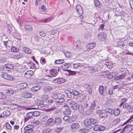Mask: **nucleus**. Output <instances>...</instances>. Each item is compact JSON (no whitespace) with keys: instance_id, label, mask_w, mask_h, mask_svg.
Instances as JSON below:
<instances>
[{"instance_id":"obj_1","label":"nucleus","mask_w":133,"mask_h":133,"mask_svg":"<svg viewBox=\"0 0 133 133\" xmlns=\"http://www.w3.org/2000/svg\"><path fill=\"white\" fill-rule=\"evenodd\" d=\"M34 127L32 125H28L26 126L24 128V132L25 133H29L33 131Z\"/></svg>"},{"instance_id":"obj_2","label":"nucleus","mask_w":133,"mask_h":133,"mask_svg":"<svg viewBox=\"0 0 133 133\" xmlns=\"http://www.w3.org/2000/svg\"><path fill=\"white\" fill-rule=\"evenodd\" d=\"M69 105L75 110H76L78 108V106L77 103L74 101H70L68 102Z\"/></svg>"},{"instance_id":"obj_3","label":"nucleus","mask_w":133,"mask_h":133,"mask_svg":"<svg viewBox=\"0 0 133 133\" xmlns=\"http://www.w3.org/2000/svg\"><path fill=\"white\" fill-rule=\"evenodd\" d=\"M83 88L84 89L83 90H85L89 94H91L92 92V90L91 88V87L90 85L88 84H85L83 86Z\"/></svg>"},{"instance_id":"obj_4","label":"nucleus","mask_w":133,"mask_h":133,"mask_svg":"<svg viewBox=\"0 0 133 133\" xmlns=\"http://www.w3.org/2000/svg\"><path fill=\"white\" fill-rule=\"evenodd\" d=\"M93 129L95 131H101L104 130L105 128L104 127L95 124L93 127Z\"/></svg>"},{"instance_id":"obj_5","label":"nucleus","mask_w":133,"mask_h":133,"mask_svg":"<svg viewBox=\"0 0 133 133\" xmlns=\"http://www.w3.org/2000/svg\"><path fill=\"white\" fill-rule=\"evenodd\" d=\"M2 76L4 78L9 80H12L14 79V77L13 76L5 73L2 74Z\"/></svg>"},{"instance_id":"obj_6","label":"nucleus","mask_w":133,"mask_h":133,"mask_svg":"<svg viewBox=\"0 0 133 133\" xmlns=\"http://www.w3.org/2000/svg\"><path fill=\"white\" fill-rule=\"evenodd\" d=\"M76 10L79 15H82L83 13L81 6L77 4L76 6Z\"/></svg>"},{"instance_id":"obj_7","label":"nucleus","mask_w":133,"mask_h":133,"mask_svg":"<svg viewBox=\"0 0 133 133\" xmlns=\"http://www.w3.org/2000/svg\"><path fill=\"white\" fill-rule=\"evenodd\" d=\"M89 119L87 118L85 119L84 122V126L87 127L89 128H91L92 127V126L90 125L91 123L90 122Z\"/></svg>"},{"instance_id":"obj_8","label":"nucleus","mask_w":133,"mask_h":133,"mask_svg":"<svg viewBox=\"0 0 133 133\" xmlns=\"http://www.w3.org/2000/svg\"><path fill=\"white\" fill-rule=\"evenodd\" d=\"M79 127V125L77 123H74L71 125V130L72 131H75Z\"/></svg>"},{"instance_id":"obj_9","label":"nucleus","mask_w":133,"mask_h":133,"mask_svg":"<svg viewBox=\"0 0 133 133\" xmlns=\"http://www.w3.org/2000/svg\"><path fill=\"white\" fill-rule=\"evenodd\" d=\"M33 74V72L32 70H28L26 71L24 74V77L27 78H30Z\"/></svg>"},{"instance_id":"obj_10","label":"nucleus","mask_w":133,"mask_h":133,"mask_svg":"<svg viewBox=\"0 0 133 133\" xmlns=\"http://www.w3.org/2000/svg\"><path fill=\"white\" fill-rule=\"evenodd\" d=\"M65 80L63 78H56L54 79L53 82L57 84H61L65 82Z\"/></svg>"},{"instance_id":"obj_11","label":"nucleus","mask_w":133,"mask_h":133,"mask_svg":"<svg viewBox=\"0 0 133 133\" xmlns=\"http://www.w3.org/2000/svg\"><path fill=\"white\" fill-rule=\"evenodd\" d=\"M27 85L25 83H20L16 85V87L18 89H22L25 88L27 86Z\"/></svg>"},{"instance_id":"obj_12","label":"nucleus","mask_w":133,"mask_h":133,"mask_svg":"<svg viewBox=\"0 0 133 133\" xmlns=\"http://www.w3.org/2000/svg\"><path fill=\"white\" fill-rule=\"evenodd\" d=\"M63 120L67 122L68 123H71L73 122L72 118L71 117L67 116H64L63 118Z\"/></svg>"},{"instance_id":"obj_13","label":"nucleus","mask_w":133,"mask_h":133,"mask_svg":"<svg viewBox=\"0 0 133 133\" xmlns=\"http://www.w3.org/2000/svg\"><path fill=\"white\" fill-rule=\"evenodd\" d=\"M32 113L31 112L28 113L26 114V116L25 118V120L26 122L28 120L32 119L34 120V118H33Z\"/></svg>"},{"instance_id":"obj_14","label":"nucleus","mask_w":133,"mask_h":133,"mask_svg":"<svg viewBox=\"0 0 133 133\" xmlns=\"http://www.w3.org/2000/svg\"><path fill=\"white\" fill-rule=\"evenodd\" d=\"M107 89V88L105 87V88L104 89V87L103 86H100L99 88V91L100 94L103 96L104 95L105 92Z\"/></svg>"},{"instance_id":"obj_15","label":"nucleus","mask_w":133,"mask_h":133,"mask_svg":"<svg viewBox=\"0 0 133 133\" xmlns=\"http://www.w3.org/2000/svg\"><path fill=\"white\" fill-rule=\"evenodd\" d=\"M105 35L103 33H101L98 35L97 38L99 40L103 41L105 39Z\"/></svg>"},{"instance_id":"obj_16","label":"nucleus","mask_w":133,"mask_h":133,"mask_svg":"<svg viewBox=\"0 0 133 133\" xmlns=\"http://www.w3.org/2000/svg\"><path fill=\"white\" fill-rule=\"evenodd\" d=\"M64 108L65 109L64 111V114L66 115H69L70 114L71 110L70 108L67 105L66 106L65 105L64 106Z\"/></svg>"},{"instance_id":"obj_17","label":"nucleus","mask_w":133,"mask_h":133,"mask_svg":"<svg viewBox=\"0 0 133 133\" xmlns=\"http://www.w3.org/2000/svg\"><path fill=\"white\" fill-rule=\"evenodd\" d=\"M22 96L25 98H29L32 96L31 94L28 92H25L22 94Z\"/></svg>"},{"instance_id":"obj_18","label":"nucleus","mask_w":133,"mask_h":133,"mask_svg":"<svg viewBox=\"0 0 133 133\" xmlns=\"http://www.w3.org/2000/svg\"><path fill=\"white\" fill-rule=\"evenodd\" d=\"M96 44L94 42L88 44L87 46V49H91L93 48L96 46Z\"/></svg>"},{"instance_id":"obj_19","label":"nucleus","mask_w":133,"mask_h":133,"mask_svg":"<svg viewBox=\"0 0 133 133\" xmlns=\"http://www.w3.org/2000/svg\"><path fill=\"white\" fill-rule=\"evenodd\" d=\"M24 28L27 31H32L33 30L32 26L30 25H25L24 26Z\"/></svg>"},{"instance_id":"obj_20","label":"nucleus","mask_w":133,"mask_h":133,"mask_svg":"<svg viewBox=\"0 0 133 133\" xmlns=\"http://www.w3.org/2000/svg\"><path fill=\"white\" fill-rule=\"evenodd\" d=\"M50 74L51 76H55L57 74V70L55 69H53L50 71Z\"/></svg>"},{"instance_id":"obj_21","label":"nucleus","mask_w":133,"mask_h":133,"mask_svg":"<svg viewBox=\"0 0 133 133\" xmlns=\"http://www.w3.org/2000/svg\"><path fill=\"white\" fill-rule=\"evenodd\" d=\"M15 92V91L11 89H9L6 92V95L7 96H10L13 95Z\"/></svg>"},{"instance_id":"obj_22","label":"nucleus","mask_w":133,"mask_h":133,"mask_svg":"<svg viewBox=\"0 0 133 133\" xmlns=\"http://www.w3.org/2000/svg\"><path fill=\"white\" fill-rule=\"evenodd\" d=\"M105 64L109 69L111 68L113 66V64L111 62H105Z\"/></svg>"},{"instance_id":"obj_23","label":"nucleus","mask_w":133,"mask_h":133,"mask_svg":"<svg viewBox=\"0 0 133 133\" xmlns=\"http://www.w3.org/2000/svg\"><path fill=\"white\" fill-rule=\"evenodd\" d=\"M23 57V55L21 53L17 55H15L13 56V58L14 59H18Z\"/></svg>"},{"instance_id":"obj_24","label":"nucleus","mask_w":133,"mask_h":133,"mask_svg":"<svg viewBox=\"0 0 133 133\" xmlns=\"http://www.w3.org/2000/svg\"><path fill=\"white\" fill-rule=\"evenodd\" d=\"M52 131V129L49 128H45L43 131V133H50Z\"/></svg>"},{"instance_id":"obj_25","label":"nucleus","mask_w":133,"mask_h":133,"mask_svg":"<svg viewBox=\"0 0 133 133\" xmlns=\"http://www.w3.org/2000/svg\"><path fill=\"white\" fill-rule=\"evenodd\" d=\"M61 122L62 120L60 118L57 117L56 118L54 122L55 123V124L58 125L61 123Z\"/></svg>"},{"instance_id":"obj_26","label":"nucleus","mask_w":133,"mask_h":133,"mask_svg":"<svg viewBox=\"0 0 133 133\" xmlns=\"http://www.w3.org/2000/svg\"><path fill=\"white\" fill-rule=\"evenodd\" d=\"M64 101V99L63 98L59 97L56 99V102L57 103H63Z\"/></svg>"},{"instance_id":"obj_27","label":"nucleus","mask_w":133,"mask_h":133,"mask_svg":"<svg viewBox=\"0 0 133 133\" xmlns=\"http://www.w3.org/2000/svg\"><path fill=\"white\" fill-rule=\"evenodd\" d=\"M124 129H127V130L129 131H131L133 129V126L132 125H128L125 127Z\"/></svg>"},{"instance_id":"obj_28","label":"nucleus","mask_w":133,"mask_h":133,"mask_svg":"<svg viewBox=\"0 0 133 133\" xmlns=\"http://www.w3.org/2000/svg\"><path fill=\"white\" fill-rule=\"evenodd\" d=\"M120 110L117 108L115 109L114 111V114L115 116H118L120 114Z\"/></svg>"},{"instance_id":"obj_29","label":"nucleus","mask_w":133,"mask_h":133,"mask_svg":"<svg viewBox=\"0 0 133 133\" xmlns=\"http://www.w3.org/2000/svg\"><path fill=\"white\" fill-rule=\"evenodd\" d=\"M72 94H74L75 96H78L79 97H80L82 95V93H79L76 90H74L73 91Z\"/></svg>"},{"instance_id":"obj_30","label":"nucleus","mask_w":133,"mask_h":133,"mask_svg":"<svg viewBox=\"0 0 133 133\" xmlns=\"http://www.w3.org/2000/svg\"><path fill=\"white\" fill-rule=\"evenodd\" d=\"M23 50L26 53L28 54H31V50L28 48L26 47H23Z\"/></svg>"},{"instance_id":"obj_31","label":"nucleus","mask_w":133,"mask_h":133,"mask_svg":"<svg viewBox=\"0 0 133 133\" xmlns=\"http://www.w3.org/2000/svg\"><path fill=\"white\" fill-rule=\"evenodd\" d=\"M41 88L40 86H36L32 87L31 89V91L33 92H35L39 89Z\"/></svg>"},{"instance_id":"obj_32","label":"nucleus","mask_w":133,"mask_h":133,"mask_svg":"<svg viewBox=\"0 0 133 133\" xmlns=\"http://www.w3.org/2000/svg\"><path fill=\"white\" fill-rule=\"evenodd\" d=\"M5 68H8L9 69H12L14 68L13 64H8L5 65Z\"/></svg>"},{"instance_id":"obj_33","label":"nucleus","mask_w":133,"mask_h":133,"mask_svg":"<svg viewBox=\"0 0 133 133\" xmlns=\"http://www.w3.org/2000/svg\"><path fill=\"white\" fill-rule=\"evenodd\" d=\"M53 121L52 118H49L45 122V124L47 125H49Z\"/></svg>"},{"instance_id":"obj_34","label":"nucleus","mask_w":133,"mask_h":133,"mask_svg":"<svg viewBox=\"0 0 133 133\" xmlns=\"http://www.w3.org/2000/svg\"><path fill=\"white\" fill-rule=\"evenodd\" d=\"M78 110L80 112L82 113L84 111V110L83 108V106L82 104H80L78 105Z\"/></svg>"},{"instance_id":"obj_35","label":"nucleus","mask_w":133,"mask_h":133,"mask_svg":"<svg viewBox=\"0 0 133 133\" xmlns=\"http://www.w3.org/2000/svg\"><path fill=\"white\" fill-rule=\"evenodd\" d=\"M52 89V88L50 86H45L44 88V90L45 92L49 91Z\"/></svg>"},{"instance_id":"obj_36","label":"nucleus","mask_w":133,"mask_h":133,"mask_svg":"<svg viewBox=\"0 0 133 133\" xmlns=\"http://www.w3.org/2000/svg\"><path fill=\"white\" fill-rule=\"evenodd\" d=\"M95 6L99 7L101 5V3L98 0H95L94 1Z\"/></svg>"},{"instance_id":"obj_37","label":"nucleus","mask_w":133,"mask_h":133,"mask_svg":"<svg viewBox=\"0 0 133 133\" xmlns=\"http://www.w3.org/2000/svg\"><path fill=\"white\" fill-rule=\"evenodd\" d=\"M41 11L42 13L43 14H44L46 12V9L45 5H43L41 6Z\"/></svg>"},{"instance_id":"obj_38","label":"nucleus","mask_w":133,"mask_h":133,"mask_svg":"<svg viewBox=\"0 0 133 133\" xmlns=\"http://www.w3.org/2000/svg\"><path fill=\"white\" fill-rule=\"evenodd\" d=\"M109 115L108 114L107 112H102L100 116L101 117L103 118H105L106 117L109 116Z\"/></svg>"},{"instance_id":"obj_39","label":"nucleus","mask_w":133,"mask_h":133,"mask_svg":"<svg viewBox=\"0 0 133 133\" xmlns=\"http://www.w3.org/2000/svg\"><path fill=\"white\" fill-rule=\"evenodd\" d=\"M69 72L67 70H65L63 72V75L64 77L68 76L70 75Z\"/></svg>"},{"instance_id":"obj_40","label":"nucleus","mask_w":133,"mask_h":133,"mask_svg":"<svg viewBox=\"0 0 133 133\" xmlns=\"http://www.w3.org/2000/svg\"><path fill=\"white\" fill-rule=\"evenodd\" d=\"M106 74L107 76V77L109 78H113V76L112 75V73L110 72L109 71H107L106 72Z\"/></svg>"},{"instance_id":"obj_41","label":"nucleus","mask_w":133,"mask_h":133,"mask_svg":"<svg viewBox=\"0 0 133 133\" xmlns=\"http://www.w3.org/2000/svg\"><path fill=\"white\" fill-rule=\"evenodd\" d=\"M88 130L85 129H82L79 130V132L80 133H86L87 132Z\"/></svg>"},{"instance_id":"obj_42","label":"nucleus","mask_w":133,"mask_h":133,"mask_svg":"<svg viewBox=\"0 0 133 133\" xmlns=\"http://www.w3.org/2000/svg\"><path fill=\"white\" fill-rule=\"evenodd\" d=\"M31 112L32 113V116H34L37 117L40 114L39 112L37 111H35Z\"/></svg>"},{"instance_id":"obj_43","label":"nucleus","mask_w":133,"mask_h":133,"mask_svg":"<svg viewBox=\"0 0 133 133\" xmlns=\"http://www.w3.org/2000/svg\"><path fill=\"white\" fill-rule=\"evenodd\" d=\"M3 115L5 116H8L10 114V111L8 110H6L3 112Z\"/></svg>"},{"instance_id":"obj_44","label":"nucleus","mask_w":133,"mask_h":133,"mask_svg":"<svg viewBox=\"0 0 133 133\" xmlns=\"http://www.w3.org/2000/svg\"><path fill=\"white\" fill-rule=\"evenodd\" d=\"M64 62V61L63 59H59L56 60L55 62V63L57 64H59L62 63Z\"/></svg>"},{"instance_id":"obj_45","label":"nucleus","mask_w":133,"mask_h":133,"mask_svg":"<svg viewBox=\"0 0 133 133\" xmlns=\"http://www.w3.org/2000/svg\"><path fill=\"white\" fill-rule=\"evenodd\" d=\"M52 19V18H51L50 17L45 19L41 20V22H43L44 23H46L50 21Z\"/></svg>"},{"instance_id":"obj_46","label":"nucleus","mask_w":133,"mask_h":133,"mask_svg":"<svg viewBox=\"0 0 133 133\" xmlns=\"http://www.w3.org/2000/svg\"><path fill=\"white\" fill-rule=\"evenodd\" d=\"M49 97L48 95L46 94L44 95L42 97V99L46 101L48 100Z\"/></svg>"},{"instance_id":"obj_47","label":"nucleus","mask_w":133,"mask_h":133,"mask_svg":"<svg viewBox=\"0 0 133 133\" xmlns=\"http://www.w3.org/2000/svg\"><path fill=\"white\" fill-rule=\"evenodd\" d=\"M11 50L12 52H16L18 51L19 49L15 46H13L12 47L11 49Z\"/></svg>"},{"instance_id":"obj_48","label":"nucleus","mask_w":133,"mask_h":133,"mask_svg":"<svg viewBox=\"0 0 133 133\" xmlns=\"http://www.w3.org/2000/svg\"><path fill=\"white\" fill-rule=\"evenodd\" d=\"M6 98V96L3 93L0 92V99H4Z\"/></svg>"},{"instance_id":"obj_49","label":"nucleus","mask_w":133,"mask_h":133,"mask_svg":"<svg viewBox=\"0 0 133 133\" xmlns=\"http://www.w3.org/2000/svg\"><path fill=\"white\" fill-rule=\"evenodd\" d=\"M91 124H94L97 122V121L94 118H90L89 119Z\"/></svg>"},{"instance_id":"obj_50","label":"nucleus","mask_w":133,"mask_h":133,"mask_svg":"<svg viewBox=\"0 0 133 133\" xmlns=\"http://www.w3.org/2000/svg\"><path fill=\"white\" fill-rule=\"evenodd\" d=\"M120 119L119 118H117L114 120L113 123L115 125L118 123L120 122Z\"/></svg>"},{"instance_id":"obj_51","label":"nucleus","mask_w":133,"mask_h":133,"mask_svg":"<svg viewBox=\"0 0 133 133\" xmlns=\"http://www.w3.org/2000/svg\"><path fill=\"white\" fill-rule=\"evenodd\" d=\"M70 65V63H66L62 65V67L65 69H67L69 67Z\"/></svg>"},{"instance_id":"obj_52","label":"nucleus","mask_w":133,"mask_h":133,"mask_svg":"<svg viewBox=\"0 0 133 133\" xmlns=\"http://www.w3.org/2000/svg\"><path fill=\"white\" fill-rule=\"evenodd\" d=\"M95 105L96 104L95 102H93L92 103L90 106V109L93 110L95 107Z\"/></svg>"},{"instance_id":"obj_53","label":"nucleus","mask_w":133,"mask_h":133,"mask_svg":"<svg viewBox=\"0 0 133 133\" xmlns=\"http://www.w3.org/2000/svg\"><path fill=\"white\" fill-rule=\"evenodd\" d=\"M65 56L67 58H70L71 56V54L68 52H66V53H64Z\"/></svg>"},{"instance_id":"obj_54","label":"nucleus","mask_w":133,"mask_h":133,"mask_svg":"<svg viewBox=\"0 0 133 133\" xmlns=\"http://www.w3.org/2000/svg\"><path fill=\"white\" fill-rule=\"evenodd\" d=\"M52 97L54 99H56L58 98V96L57 95V94L55 92L52 94Z\"/></svg>"},{"instance_id":"obj_55","label":"nucleus","mask_w":133,"mask_h":133,"mask_svg":"<svg viewBox=\"0 0 133 133\" xmlns=\"http://www.w3.org/2000/svg\"><path fill=\"white\" fill-rule=\"evenodd\" d=\"M127 70V69L126 68H122L120 69V71L121 72L123 73V74H125Z\"/></svg>"},{"instance_id":"obj_56","label":"nucleus","mask_w":133,"mask_h":133,"mask_svg":"<svg viewBox=\"0 0 133 133\" xmlns=\"http://www.w3.org/2000/svg\"><path fill=\"white\" fill-rule=\"evenodd\" d=\"M125 77V74H122L118 76L117 77V78L119 79H121L124 78Z\"/></svg>"},{"instance_id":"obj_57","label":"nucleus","mask_w":133,"mask_h":133,"mask_svg":"<svg viewBox=\"0 0 133 133\" xmlns=\"http://www.w3.org/2000/svg\"><path fill=\"white\" fill-rule=\"evenodd\" d=\"M123 108H127V109L130 108L131 106L128 105V104L126 103L123 105Z\"/></svg>"},{"instance_id":"obj_58","label":"nucleus","mask_w":133,"mask_h":133,"mask_svg":"<svg viewBox=\"0 0 133 133\" xmlns=\"http://www.w3.org/2000/svg\"><path fill=\"white\" fill-rule=\"evenodd\" d=\"M28 64L29 68H31L32 65H33V62L31 61H29V62Z\"/></svg>"},{"instance_id":"obj_59","label":"nucleus","mask_w":133,"mask_h":133,"mask_svg":"<svg viewBox=\"0 0 133 133\" xmlns=\"http://www.w3.org/2000/svg\"><path fill=\"white\" fill-rule=\"evenodd\" d=\"M39 35L42 36V37H44L46 35V33L44 32H39Z\"/></svg>"},{"instance_id":"obj_60","label":"nucleus","mask_w":133,"mask_h":133,"mask_svg":"<svg viewBox=\"0 0 133 133\" xmlns=\"http://www.w3.org/2000/svg\"><path fill=\"white\" fill-rule=\"evenodd\" d=\"M63 129V127L57 128H56V131L57 132H59Z\"/></svg>"},{"instance_id":"obj_61","label":"nucleus","mask_w":133,"mask_h":133,"mask_svg":"<svg viewBox=\"0 0 133 133\" xmlns=\"http://www.w3.org/2000/svg\"><path fill=\"white\" fill-rule=\"evenodd\" d=\"M114 110L112 109H109L108 111H106V112H107V114L108 113H109L110 114L112 115L113 114V112H114Z\"/></svg>"},{"instance_id":"obj_62","label":"nucleus","mask_w":133,"mask_h":133,"mask_svg":"<svg viewBox=\"0 0 133 133\" xmlns=\"http://www.w3.org/2000/svg\"><path fill=\"white\" fill-rule=\"evenodd\" d=\"M12 25L11 24H9L8 25V28L9 31V32H11L12 30Z\"/></svg>"},{"instance_id":"obj_63","label":"nucleus","mask_w":133,"mask_h":133,"mask_svg":"<svg viewBox=\"0 0 133 133\" xmlns=\"http://www.w3.org/2000/svg\"><path fill=\"white\" fill-rule=\"evenodd\" d=\"M79 63L74 64L73 65L74 67L76 68H79Z\"/></svg>"},{"instance_id":"obj_64","label":"nucleus","mask_w":133,"mask_h":133,"mask_svg":"<svg viewBox=\"0 0 133 133\" xmlns=\"http://www.w3.org/2000/svg\"><path fill=\"white\" fill-rule=\"evenodd\" d=\"M48 116H46L43 117L42 119V122H45L48 118Z\"/></svg>"}]
</instances>
